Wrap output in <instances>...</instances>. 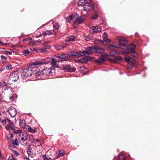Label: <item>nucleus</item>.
Here are the masks:
<instances>
[{
	"label": "nucleus",
	"instance_id": "1",
	"mask_svg": "<svg viewBox=\"0 0 160 160\" xmlns=\"http://www.w3.org/2000/svg\"><path fill=\"white\" fill-rule=\"evenodd\" d=\"M50 63L53 68H58V65H57V59L52 58H48L45 59L38 61V62H35L37 65H43L44 64Z\"/></svg>",
	"mask_w": 160,
	"mask_h": 160
},
{
	"label": "nucleus",
	"instance_id": "2",
	"mask_svg": "<svg viewBox=\"0 0 160 160\" xmlns=\"http://www.w3.org/2000/svg\"><path fill=\"white\" fill-rule=\"evenodd\" d=\"M38 61L32 62L30 65L31 68L32 72V75L36 76H39L40 75L41 72L39 69L36 66V65H37L35 64V62Z\"/></svg>",
	"mask_w": 160,
	"mask_h": 160
},
{
	"label": "nucleus",
	"instance_id": "3",
	"mask_svg": "<svg viewBox=\"0 0 160 160\" xmlns=\"http://www.w3.org/2000/svg\"><path fill=\"white\" fill-rule=\"evenodd\" d=\"M118 42L116 46L112 45L113 47L116 48H119L122 49H124L125 48L124 44H126L127 41L126 39L122 37H119L118 38Z\"/></svg>",
	"mask_w": 160,
	"mask_h": 160
},
{
	"label": "nucleus",
	"instance_id": "4",
	"mask_svg": "<svg viewBox=\"0 0 160 160\" xmlns=\"http://www.w3.org/2000/svg\"><path fill=\"white\" fill-rule=\"evenodd\" d=\"M32 75L31 66L29 67L24 68L21 73V76L28 77Z\"/></svg>",
	"mask_w": 160,
	"mask_h": 160
},
{
	"label": "nucleus",
	"instance_id": "5",
	"mask_svg": "<svg viewBox=\"0 0 160 160\" xmlns=\"http://www.w3.org/2000/svg\"><path fill=\"white\" fill-rule=\"evenodd\" d=\"M52 74V70L50 68H46L43 69L42 71V75L46 79L49 76Z\"/></svg>",
	"mask_w": 160,
	"mask_h": 160
},
{
	"label": "nucleus",
	"instance_id": "6",
	"mask_svg": "<svg viewBox=\"0 0 160 160\" xmlns=\"http://www.w3.org/2000/svg\"><path fill=\"white\" fill-rule=\"evenodd\" d=\"M62 69V70H66L67 72H74L76 70L75 68L72 67L69 64L63 65Z\"/></svg>",
	"mask_w": 160,
	"mask_h": 160
},
{
	"label": "nucleus",
	"instance_id": "7",
	"mask_svg": "<svg viewBox=\"0 0 160 160\" xmlns=\"http://www.w3.org/2000/svg\"><path fill=\"white\" fill-rule=\"evenodd\" d=\"M136 46L134 44H131L129 46V48L127 51L124 52V53L126 54H128L130 53H133L136 52L135 50Z\"/></svg>",
	"mask_w": 160,
	"mask_h": 160
},
{
	"label": "nucleus",
	"instance_id": "8",
	"mask_svg": "<svg viewBox=\"0 0 160 160\" xmlns=\"http://www.w3.org/2000/svg\"><path fill=\"white\" fill-rule=\"evenodd\" d=\"M19 78V76L17 72H14L11 73L9 76L10 80L14 82L17 81Z\"/></svg>",
	"mask_w": 160,
	"mask_h": 160
},
{
	"label": "nucleus",
	"instance_id": "9",
	"mask_svg": "<svg viewBox=\"0 0 160 160\" xmlns=\"http://www.w3.org/2000/svg\"><path fill=\"white\" fill-rule=\"evenodd\" d=\"M90 28V31H92V33H93L100 32L102 30L101 27L99 26H93Z\"/></svg>",
	"mask_w": 160,
	"mask_h": 160
},
{
	"label": "nucleus",
	"instance_id": "10",
	"mask_svg": "<svg viewBox=\"0 0 160 160\" xmlns=\"http://www.w3.org/2000/svg\"><path fill=\"white\" fill-rule=\"evenodd\" d=\"M92 5V4L91 2H86V4L83 6L84 10L87 12H89L91 9Z\"/></svg>",
	"mask_w": 160,
	"mask_h": 160
},
{
	"label": "nucleus",
	"instance_id": "11",
	"mask_svg": "<svg viewBox=\"0 0 160 160\" xmlns=\"http://www.w3.org/2000/svg\"><path fill=\"white\" fill-rule=\"evenodd\" d=\"M9 113L12 117H15L17 114V111L14 108H9L8 109Z\"/></svg>",
	"mask_w": 160,
	"mask_h": 160
},
{
	"label": "nucleus",
	"instance_id": "12",
	"mask_svg": "<svg viewBox=\"0 0 160 160\" xmlns=\"http://www.w3.org/2000/svg\"><path fill=\"white\" fill-rule=\"evenodd\" d=\"M43 46L45 47L44 48H42L41 49V52H43L45 54H47L48 53V52L45 50V49H49L50 48V46L49 45L47 44V42H44L43 43Z\"/></svg>",
	"mask_w": 160,
	"mask_h": 160
},
{
	"label": "nucleus",
	"instance_id": "13",
	"mask_svg": "<svg viewBox=\"0 0 160 160\" xmlns=\"http://www.w3.org/2000/svg\"><path fill=\"white\" fill-rule=\"evenodd\" d=\"M104 51L105 50L103 48L99 47L98 46L96 45L95 52L98 53H103Z\"/></svg>",
	"mask_w": 160,
	"mask_h": 160
},
{
	"label": "nucleus",
	"instance_id": "14",
	"mask_svg": "<svg viewBox=\"0 0 160 160\" xmlns=\"http://www.w3.org/2000/svg\"><path fill=\"white\" fill-rule=\"evenodd\" d=\"M75 38L76 37L74 36L69 35L66 38L65 41L66 42L73 41Z\"/></svg>",
	"mask_w": 160,
	"mask_h": 160
},
{
	"label": "nucleus",
	"instance_id": "15",
	"mask_svg": "<svg viewBox=\"0 0 160 160\" xmlns=\"http://www.w3.org/2000/svg\"><path fill=\"white\" fill-rule=\"evenodd\" d=\"M76 55H78L82 56H84L86 55L90 54H91V53L89 52L88 51H87V50L83 51H82L81 52H76Z\"/></svg>",
	"mask_w": 160,
	"mask_h": 160
},
{
	"label": "nucleus",
	"instance_id": "16",
	"mask_svg": "<svg viewBox=\"0 0 160 160\" xmlns=\"http://www.w3.org/2000/svg\"><path fill=\"white\" fill-rule=\"evenodd\" d=\"M18 97V95L16 94H14L10 96L9 97L8 101L7 102H11L16 99Z\"/></svg>",
	"mask_w": 160,
	"mask_h": 160
},
{
	"label": "nucleus",
	"instance_id": "17",
	"mask_svg": "<svg viewBox=\"0 0 160 160\" xmlns=\"http://www.w3.org/2000/svg\"><path fill=\"white\" fill-rule=\"evenodd\" d=\"M56 57L58 58H61L63 59V60H66L68 58L66 55L64 54H58L56 55Z\"/></svg>",
	"mask_w": 160,
	"mask_h": 160
},
{
	"label": "nucleus",
	"instance_id": "18",
	"mask_svg": "<svg viewBox=\"0 0 160 160\" xmlns=\"http://www.w3.org/2000/svg\"><path fill=\"white\" fill-rule=\"evenodd\" d=\"M85 19V18L84 16H81L79 18H78L76 19V22L78 23H81L83 22Z\"/></svg>",
	"mask_w": 160,
	"mask_h": 160
},
{
	"label": "nucleus",
	"instance_id": "19",
	"mask_svg": "<svg viewBox=\"0 0 160 160\" xmlns=\"http://www.w3.org/2000/svg\"><path fill=\"white\" fill-rule=\"evenodd\" d=\"M96 45L93 46L92 47H86L85 49L87 51H90L91 52H93L94 51L95 52V50L96 48Z\"/></svg>",
	"mask_w": 160,
	"mask_h": 160
},
{
	"label": "nucleus",
	"instance_id": "20",
	"mask_svg": "<svg viewBox=\"0 0 160 160\" xmlns=\"http://www.w3.org/2000/svg\"><path fill=\"white\" fill-rule=\"evenodd\" d=\"M125 60L127 62H131L133 63H135L136 62V61L135 59L132 58L129 56L125 58Z\"/></svg>",
	"mask_w": 160,
	"mask_h": 160
},
{
	"label": "nucleus",
	"instance_id": "21",
	"mask_svg": "<svg viewBox=\"0 0 160 160\" xmlns=\"http://www.w3.org/2000/svg\"><path fill=\"white\" fill-rule=\"evenodd\" d=\"M19 124L20 127L23 128L26 125V122L25 120L24 119H20L19 121Z\"/></svg>",
	"mask_w": 160,
	"mask_h": 160
},
{
	"label": "nucleus",
	"instance_id": "22",
	"mask_svg": "<svg viewBox=\"0 0 160 160\" xmlns=\"http://www.w3.org/2000/svg\"><path fill=\"white\" fill-rule=\"evenodd\" d=\"M54 32V30H47L46 31L44 32L43 34L44 36L48 35H52Z\"/></svg>",
	"mask_w": 160,
	"mask_h": 160
},
{
	"label": "nucleus",
	"instance_id": "23",
	"mask_svg": "<svg viewBox=\"0 0 160 160\" xmlns=\"http://www.w3.org/2000/svg\"><path fill=\"white\" fill-rule=\"evenodd\" d=\"M87 2H85V0H79L78 2V4L79 6H82L86 4Z\"/></svg>",
	"mask_w": 160,
	"mask_h": 160
},
{
	"label": "nucleus",
	"instance_id": "24",
	"mask_svg": "<svg viewBox=\"0 0 160 160\" xmlns=\"http://www.w3.org/2000/svg\"><path fill=\"white\" fill-rule=\"evenodd\" d=\"M18 140L17 139H16L15 140L13 141L11 144L10 145H9V146L11 147V146H18Z\"/></svg>",
	"mask_w": 160,
	"mask_h": 160
},
{
	"label": "nucleus",
	"instance_id": "25",
	"mask_svg": "<svg viewBox=\"0 0 160 160\" xmlns=\"http://www.w3.org/2000/svg\"><path fill=\"white\" fill-rule=\"evenodd\" d=\"M10 84V83L6 82H3L2 83L0 82V87H1L4 88V86L9 85Z\"/></svg>",
	"mask_w": 160,
	"mask_h": 160
},
{
	"label": "nucleus",
	"instance_id": "26",
	"mask_svg": "<svg viewBox=\"0 0 160 160\" xmlns=\"http://www.w3.org/2000/svg\"><path fill=\"white\" fill-rule=\"evenodd\" d=\"M65 152L64 150L61 149L59 151V153L57 157L58 158L60 157L61 156H63Z\"/></svg>",
	"mask_w": 160,
	"mask_h": 160
},
{
	"label": "nucleus",
	"instance_id": "27",
	"mask_svg": "<svg viewBox=\"0 0 160 160\" xmlns=\"http://www.w3.org/2000/svg\"><path fill=\"white\" fill-rule=\"evenodd\" d=\"M78 62L82 63H86L87 62V60L85 57L82 58L78 60Z\"/></svg>",
	"mask_w": 160,
	"mask_h": 160
},
{
	"label": "nucleus",
	"instance_id": "28",
	"mask_svg": "<svg viewBox=\"0 0 160 160\" xmlns=\"http://www.w3.org/2000/svg\"><path fill=\"white\" fill-rule=\"evenodd\" d=\"M22 137L21 138L20 140L23 142H24L27 141L28 138L25 134L24 135L23 134H22Z\"/></svg>",
	"mask_w": 160,
	"mask_h": 160
},
{
	"label": "nucleus",
	"instance_id": "29",
	"mask_svg": "<svg viewBox=\"0 0 160 160\" xmlns=\"http://www.w3.org/2000/svg\"><path fill=\"white\" fill-rule=\"evenodd\" d=\"M105 61V59L103 58H100L95 61V62L98 63H101Z\"/></svg>",
	"mask_w": 160,
	"mask_h": 160
},
{
	"label": "nucleus",
	"instance_id": "30",
	"mask_svg": "<svg viewBox=\"0 0 160 160\" xmlns=\"http://www.w3.org/2000/svg\"><path fill=\"white\" fill-rule=\"evenodd\" d=\"M98 15L97 13H95L91 16V19L93 20L97 19L98 17Z\"/></svg>",
	"mask_w": 160,
	"mask_h": 160
},
{
	"label": "nucleus",
	"instance_id": "31",
	"mask_svg": "<svg viewBox=\"0 0 160 160\" xmlns=\"http://www.w3.org/2000/svg\"><path fill=\"white\" fill-rule=\"evenodd\" d=\"M54 47L57 50L62 49V47L60 44H56L54 45Z\"/></svg>",
	"mask_w": 160,
	"mask_h": 160
},
{
	"label": "nucleus",
	"instance_id": "32",
	"mask_svg": "<svg viewBox=\"0 0 160 160\" xmlns=\"http://www.w3.org/2000/svg\"><path fill=\"white\" fill-rule=\"evenodd\" d=\"M40 42L41 41H40L38 40L32 41L30 42V44L32 45H36L37 44V42L40 43Z\"/></svg>",
	"mask_w": 160,
	"mask_h": 160
},
{
	"label": "nucleus",
	"instance_id": "33",
	"mask_svg": "<svg viewBox=\"0 0 160 160\" xmlns=\"http://www.w3.org/2000/svg\"><path fill=\"white\" fill-rule=\"evenodd\" d=\"M42 158L44 160H49L51 159V158L49 157L48 156H46L45 154L42 155Z\"/></svg>",
	"mask_w": 160,
	"mask_h": 160
},
{
	"label": "nucleus",
	"instance_id": "34",
	"mask_svg": "<svg viewBox=\"0 0 160 160\" xmlns=\"http://www.w3.org/2000/svg\"><path fill=\"white\" fill-rule=\"evenodd\" d=\"M60 27V25L58 23H55L53 24V27L56 30H58V29Z\"/></svg>",
	"mask_w": 160,
	"mask_h": 160
},
{
	"label": "nucleus",
	"instance_id": "35",
	"mask_svg": "<svg viewBox=\"0 0 160 160\" xmlns=\"http://www.w3.org/2000/svg\"><path fill=\"white\" fill-rule=\"evenodd\" d=\"M78 70L80 72H82L86 68L84 66H79L78 68Z\"/></svg>",
	"mask_w": 160,
	"mask_h": 160
},
{
	"label": "nucleus",
	"instance_id": "36",
	"mask_svg": "<svg viewBox=\"0 0 160 160\" xmlns=\"http://www.w3.org/2000/svg\"><path fill=\"white\" fill-rule=\"evenodd\" d=\"M12 132L13 134H17V133L21 134L22 133V131L20 129H18L17 130H14Z\"/></svg>",
	"mask_w": 160,
	"mask_h": 160
},
{
	"label": "nucleus",
	"instance_id": "37",
	"mask_svg": "<svg viewBox=\"0 0 160 160\" xmlns=\"http://www.w3.org/2000/svg\"><path fill=\"white\" fill-rule=\"evenodd\" d=\"M92 39V37L90 35H88L86 37L85 39L87 41H90Z\"/></svg>",
	"mask_w": 160,
	"mask_h": 160
},
{
	"label": "nucleus",
	"instance_id": "38",
	"mask_svg": "<svg viewBox=\"0 0 160 160\" xmlns=\"http://www.w3.org/2000/svg\"><path fill=\"white\" fill-rule=\"evenodd\" d=\"M8 160H17L13 157L12 154L11 156H10L8 158Z\"/></svg>",
	"mask_w": 160,
	"mask_h": 160
},
{
	"label": "nucleus",
	"instance_id": "39",
	"mask_svg": "<svg viewBox=\"0 0 160 160\" xmlns=\"http://www.w3.org/2000/svg\"><path fill=\"white\" fill-rule=\"evenodd\" d=\"M23 53L25 55L27 56L29 53V51L28 50H25L23 51Z\"/></svg>",
	"mask_w": 160,
	"mask_h": 160
},
{
	"label": "nucleus",
	"instance_id": "40",
	"mask_svg": "<svg viewBox=\"0 0 160 160\" xmlns=\"http://www.w3.org/2000/svg\"><path fill=\"white\" fill-rule=\"evenodd\" d=\"M7 120L8 121V122H9V125L11 127H12V125H13V123L11 122L10 120H9V119H7Z\"/></svg>",
	"mask_w": 160,
	"mask_h": 160
},
{
	"label": "nucleus",
	"instance_id": "41",
	"mask_svg": "<svg viewBox=\"0 0 160 160\" xmlns=\"http://www.w3.org/2000/svg\"><path fill=\"white\" fill-rule=\"evenodd\" d=\"M11 64L10 63H9L6 66V68L7 70H10L11 69Z\"/></svg>",
	"mask_w": 160,
	"mask_h": 160
},
{
	"label": "nucleus",
	"instance_id": "42",
	"mask_svg": "<svg viewBox=\"0 0 160 160\" xmlns=\"http://www.w3.org/2000/svg\"><path fill=\"white\" fill-rule=\"evenodd\" d=\"M68 44L66 43H62L61 45V46L62 47V49L63 48H65L66 47H67V46H68Z\"/></svg>",
	"mask_w": 160,
	"mask_h": 160
},
{
	"label": "nucleus",
	"instance_id": "43",
	"mask_svg": "<svg viewBox=\"0 0 160 160\" xmlns=\"http://www.w3.org/2000/svg\"><path fill=\"white\" fill-rule=\"evenodd\" d=\"M101 57L104 58H107L108 57V55L106 53H103L101 55Z\"/></svg>",
	"mask_w": 160,
	"mask_h": 160
},
{
	"label": "nucleus",
	"instance_id": "44",
	"mask_svg": "<svg viewBox=\"0 0 160 160\" xmlns=\"http://www.w3.org/2000/svg\"><path fill=\"white\" fill-rule=\"evenodd\" d=\"M86 59L87 60V62L88 61H90L92 60V58L90 57H85Z\"/></svg>",
	"mask_w": 160,
	"mask_h": 160
},
{
	"label": "nucleus",
	"instance_id": "45",
	"mask_svg": "<svg viewBox=\"0 0 160 160\" xmlns=\"http://www.w3.org/2000/svg\"><path fill=\"white\" fill-rule=\"evenodd\" d=\"M6 86V87L4 88V90H8L9 89V88H11V89L12 88H11L10 87V85H7Z\"/></svg>",
	"mask_w": 160,
	"mask_h": 160
},
{
	"label": "nucleus",
	"instance_id": "46",
	"mask_svg": "<svg viewBox=\"0 0 160 160\" xmlns=\"http://www.w3.org/2000/svg\"><path fill=\"white\" fill-rule=\"evenodd\" d=\"M1 58L2 59L4 60H6L7 59V58L5 56H4V55H2L1 56Z\"/></svg>",
	"mask_w": 160,
	"mask_h": 160
},
{
	"label": "nucleus",
	"instance_id": "47",
	"mask_svg": "<svg viewBox=\"0 0 160 160\" xmlns=\"http://www.w3.org/2000/svg\"><path fill=\"white\" fill-rule=\"evenodd\" d=\"M37 131L36 130V129L35 128H34V129L32 128V130L30 132L34 133L36 132Z\"/></svg>",
	"mask_w": 160,
	"mask_h": 160
},
{
	"label": "nucleus",
	"instance_id": "48",
	"mask_svg": "<svg viewBox=\"0 0 160 160\" xmlns=\"http://www.w3.org/2000/svg\"><path fill=\"white\" fill-rule=\"evenodd\" d=\"M5 128H6L7 130H9L11 128H12V127H11L10 125H8V124L6 125Z\"/></svg>",
	"mask_w": 160,
	"mask_h": 160
},
{
	"label": "nucleus",
	"instance_id": "49",
	"mask_svg": "<svg viewBox=\"0 0 160 160\" xmlns=\"http://www.w3.org/2000/svg\"><path fill=\"white\" fill-rule=\"evenodd\" d=\"M13 152H14V154H15V155L16 156H18L19 155V153L17 151L15 150H13Z\"/></svg>",
	"mask_w": 160,
	"mask_h": 160
},
{
	"label": "nucleus",
	"instance_id": "50",
	"mask_svg": "<svg viewBox=\"0 0 160 160\" xmlns=\"http://www.w3.org/2000/svg\"><path fill=\"white\" fill-rule=\"evenodd\" d=\"M1 122V123H2V124L3 125H4L6 123V120L5 119L2 120Z\"/></svg>",
	"mask_w": 160,
	"mask_h": 160
},
{
	"label": "nucleus",
	"instance_id": "51",
	"mask_svg": "<svg viewBox=\"0 0 160 160\" xmlns=\"http://www.w3.org/2000/svg\"><path fill=\"white\" fill-rule=\"evenodd\" d=\"M74 17L72 15H71L69 16V18L71 20H73V18H74Z\"/></svg>",
	"mask_w": 160,
	"mask_h": 160
},
{
	"label": "nucleus",
	"instance_id": "52",
	"mask_svg": "<svg viewBox=\"0 0 160 160\" xmlns=\"http://www.w3.org/2000/svg\"><path fill=\"white\" fill-rule=\"evenodd\" d=\"M28 130L29 132H31V131L32 130V128L31 127H30L29 126H28Z\"/></svg>",
	"mask_w": 160,
	"mask_h": 160
},
{
	"label": "nucleus",
	"instance_id": "53",
	"mask_svg": "<svg viewBox=\"0 0 160 160\" xmlns=\"http://www.w3.org/2000/svg\"><path fill=\"white\" fill-rule=\"evenodd\" d=\"M6 54L7 55H11L12 52H11L6 51Z\"/></svg>",
	"mask_w": 160,
	"mask_h": 160
},
{
	"label": "nucleus",
	"instance_id": "54",
	"mask_svg": "<svg viewBox=\"0 0 160 160\" xmlns=\"http://www.w3.org/2000/svg\"><path fill=\"white\" fill-rule=\"evenodd\" d=\"M32 39V38L30 37H29V38H27V41H28V42H29L30 41L31 42Z\"/></svg>",
	"mask_w": 160,
	"mask_h": 160
},
{
	"label": "nucleus",
	"instance_id": "55",
	"mask_svg": "<svg viewBox=\"0 0 160 160\" xmlns=\"http://www.w3.org/2000/svg\"><path fill=\"white\" fill-rule=\"evenodd\" d=\"M133 54H132V56L135 57H136L138 56V54L135 52L133 53Z\"/></svg>",
	"mask_w": 160,
	"mask_h": 160
},
{
	"label": "nucleus",
	"instance_id": "56",
	"mask_svg": "<svg viewBox=\"0 0 160 160\" xmlns=\"http://www.w3.org/2000/svg\"><path fill=\"white\" fill-rule=\"evenodd\" d=\"M104 40L106 42H109L110 41V40L109 39H107V38H104Z\"/></svg>",
	"mask_w": 160,
	"mask_h": 160
},
{
	"label": "nucleus",
	"instance_id": "57",
	"mask_svg": "<svg viewBox=\"0 0 160 160\" xmlns=\"http://www.w3.org/2000/svg\"><path fill=\"white\" fill-rule=\"evenodd\" d=\"M122 58L121 56H118L117 58V59L118 60H121Z\"/></svg>",
	"mask_w": 160,
	"mask_h": 160
},
{
	"label": "nucleus",
	"instance_id": "58",
	"mask_svg": "<svg viewBox=\"0 0 160 160\" xmlns=\"http://www.w3.org/2000/svg\"><path fill=\"white\" fill-rule=\"evenodd\" d=\"M27 41V38L24 39L22 40V42H25Z\"/></svg>",
	"mask_w": 160,
	"mask_h": 160
},
{
	"label": "nucleus",
	"instance_id": "59",
	"mask_svg": "<svg viewBox=\"0 0 160 160\" xmlns=\"http://www.w3.org/2000/svg\"><path fill=\"white\" fill-rule=\"evenodd\" d=\"M0 44L2 46H3V45H7L8 44L7 43H3L2 42H1V43Z\"/></svg>",
	"mask_w": 160,
	"mask_h": 160
},
{
	"label": "nucleus",
	"instance_id": "60",
	"mask_svg": "<svg viewBox=\"0 0 160 160\" xmlns=\"http://www.w3.org/2000/svg\"><path fill=\"white\" fill-rule=\"evenodd\" d=\"M24 160H30L27 157H25L24 158Z\"/></svg>",
	"mask_w": 160,
	"mask_h": 160
},
{
	"label": "nucleus",
	"instance_id": "61",
	"mask_svg": "<svg viewBox=\"0 0 160 160\" xmlns=\"http://www.w3.org/2000/svg\"><path fill=\"white\" fill-rule=\"evenodd\" d=\"M13 135L12 133H11L10 134V137H11V138H12L13 137Z\"/></svg>",
	"mask_w": 160,
	"mask_h": 160
},
{
	"label": "nucleus",
	"instance_id": "62",
	"mask_svg": "<svg viewBox=\"0 0 160 160\" xmlns=\"http://www.w3.org/2000/svg\"><path fill=\"white\" fill-rule=\"evenodd\" d=\"M113 53V52H111L110 54L111 55H113L114 54H112V53Z\"/></svg>",
	"mask_w": 160,
	"mask_h": 160
},
{
	"label": "nucleus",
	"instance_id": "63",
	"mask_svg": "<svg viewBox=\"0 0 160 160\" xmlns=\"http://www.w3.org/2000/svg\"><path fill=\"white\" fill-rule=\"evenodd\" d=\"M47 42V44H48L50 42L49 41H48V42Z\"/></svg>",
	"mask_w": 160,
	"mask_h": 160
},
{
	"label": "nucleus",
	"instance_id": "64",
	"mask_svg": "<svg viewBox=\"0 0 160 160\" xmlns=\"http://www.w3.org/2000/svg\"><path fill=\"white\" fill-rule=\"evenodd\" d=\"M3 70V69L2 68H0V71H2Z\"/></svg>",
	"mask_w": 160,
	"mask_h": 160
}]
</instances>
